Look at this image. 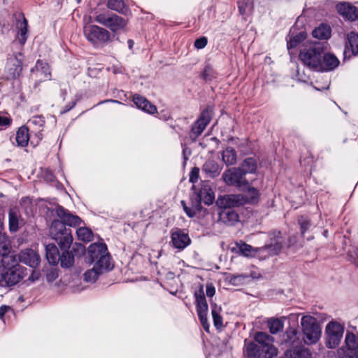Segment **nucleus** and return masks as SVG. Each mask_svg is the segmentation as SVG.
Instances as JSON below:
<instances>
[{"label": "nucleus", "mask_w": 358, "mask_h": 358, "mask_svg": "<svg viewBox=\"0 0 358 358\" xmlns=\"http://www.w3.org/2000/svg\"><path fill=\"white\" fill-rule=\"evenodd\" d=\"M27 274V268L19 264L14 258L3 257L0 264V287L15 286Z\"/></svg>", "instance_id": "1"}, {"label": "nucleus", "mask_w": 358, "mask_h": 358, "mask_svg": "<svg viewBox=\"0 0 358 358\" xmlns=\"http://www.w3.org/2000/svg\"><path fill=\"white\" fill-rule=\"evenodd\" d=\"M266 234L268 239L265 245L259 250L263 253L264 259L279 255L285 248H289L294 243L293 238L289 237L287 239L282 232L278 229L268 231Z\"/></svg>", "instance_id": "2"}, {"label": "nucleus", "mask_w": 358, "mask_h": 358, "mask_svg": "<svg viewBox=\"0 0 358 358\" xmlns=\"http://www.w3.org/2000/svg\"><path fill=\"white\" fill-rule=\"evenodd\" d=\"M87 258L90 264H94L96 267L112 270L113 266L110 264V255L104 243H94L87 249Z\"/></svg>", "instance_id": "3"}, {"label": "nucleus", "mask_w": 358, "mask_h": 358, "mask_svg": "<svg viewBox=\"0 0 358 358\" xmlns=\"http://www.w3.org/2000/svg\"><path fill=\"white\" fill-rule=\"evenodd\" d=\"M49 232L50 237L57 243L60 250L71 248L73 241L71 228L64 226L59 220H53Z\"/></svg>", "instance_id": "4"}, {"label": "nucleus", "mask_w": 358, "mask_h": 358, "mask_svg": "<svg viewBox=\"0 0 358 358\" xmlns=\"http://www.w3.org/2000/svg\"><path fill=\"white\" fill-rule=\"evenodd\" d=\"M301 325L304 342L308 345L316 343L322 334L320 325L316 318L311 315H304L301 319Z\"/></svg>", "instance_id": "5"}, {"label": "nucleus", "mask_w": 358, "mask_h": 358, "mask_svg": "<svg viewBox=\"0 0 358 358\" xmlns=\"http://www.w3.org/2000/svg\"><path fill=\"white\" fill-rule=\"evenodd\" d=\"M243 353L248 358H273L278 350L274 346H262L252 341H244Z\"/></svg>", "instance_id": "6"}, {"label": "nucleus", "mask_w": 358, "mask_h": 358, "mask_svg": "<svg viewBox=\"0 0 358 358\" xmlns=\"http://www.w3.org/2000/svg\"><path fill=\"white\" fill-rule=\"evenodd\" d=\"M345 327L343 324L336 322H329L325 329V345L329 349L337 348L343 336Z\"/></svg>", "instance_id": "7"}, {"label": "nucleus", "mask_w": 358, "mask_h": 358, "mask_svg": "<svg viewBox=\"0 0 358 358\" xmlns=\"http://www.w3.org/2000/svg\"><path fill=\"white\" fill-rule=\"evenodd\" d=\"M196 310L199 320L206 332H209L210 324L208 322L207 314L208 306L205 297L203 287L200 285L199 289L194 292Z\"/></svg>", "instance_id": "8"}, {"label": "nucleus", "mask_w": 358, "mask_h": 358, "mask_svg": "<svg viewBox=\"0 0 358 358\" xmlns=\"http://www.w3.org/2000/svg\"><path fill=\"white\" fill-rule=\"evenodd\" d=\"M213 106H208L201 113L199 118L191 127L189 138L192 141H196L197 138L202 134L207 125L210 123L213 115Z\"/></svg>", "instance_id": "9"}, {"label": "nucleus", "mask_w": 358, "mask_h": 358, "mask_svg": "<svg viewBox=\"0 0 358 358\" xmlns=\"http://www.w3.org/2000/svg\"><path fill=\"white\" fill-rule=\"evenodd\" d=\"M24 55L20 50H15L12 55H8L6 66V78L8 80L18 78L22 71Z\"/></svg>", "instance_id": "10"}, {"label": "nucleus", "mask_w": 358, "mask_h": 358, "mask_svg": "<svg viewBox=\"0 0 358 358\" xmlns=\"http://www.w3.org/2000/svg\"><path fill=\"white\" fill-rule=\"evenodd\" d=\"M323 50V46H308L300 51L299 58L304 65L315 71Z\"/></svg>", "instance_id": "11"}, {"label": "nucleus", "mask_w": 358, "mask_h": 358, "mask_svg": "<svg viewBox=\"0 0 358 358\" xmlns=\"http://www.w3.org/2000/svg\"><path fill=\"white\" fill-rule=\"evenodd\" d=\"M244 173L238 167H232L225 170L222 176L223 181L229 186H234L237 189L248 185V180Z\"/></svg>", "instance_id": "12"}, {"label": "nucleus", "mask_w": 358, "mask_h": 358, "mask_svg": "<svg viewBox=\"0 0 358 358\" xmlns=\"http://www.w3.org/2000/svg\"><path fill=\"white\" fill-rule=\"evenodd\" d=\"M48 210H50V209ZM50 211L52 213L55 212L59 218V222H62L66 227H76L83 222L79 216L73 214L68 209L59 204H57L55 208L50 210Z\"/></svg>", "instance_id": "13"}, {"label": "nucleus", "mask_w": 358, "mask_h": 358, "mask_svg": "<svg viewBox=\"0 0 358 358\" xmlns=\"http://www.w3.org/2000/svg\"><path fill=\"white\" fill-rule=\"evenodd\" d=\"M170 237V245L178 251L185 250L192 243L189 234L185 229L178 227L171 230Z\"/></svg>", "instance_id": "14"}, {"label": "nucleus", "mask_w": 358, "mask_h": 358, "mask_svg": "<svg viewBox=\"0 0 358 358\" xmlns=\"http://www.w3.org/2000/svg\"><path fill=\"white\" fill-rule=\"evenodd\" d=\"M84 34L91 43H106L110 34L108 30L96 25H87L84 27Z\"/></svg>", "instance_id": "15"}, {"label": "nucleus", "mask_w": 358, "mask_h": 358, "mask_svg": "<svg viewBox=\"0 0 358 358\" xmlns=\"http://www.w3.org/2000/svg\"><path fill=\"white\" fill-rule=\"evenodd\" d=\"M339 64L340 60L334 54L325 52L323 50L315 71L320 73L331 72L337 69Z\"/></svg>", "instance_id": "16"}, {"label": "nucleus", "mask_w": 358, "mask_h": 358, "mask_svg": "<svg viewBox=\"0 0 358 358\" xmlns=\"http://www.w3.org/2000/svg\"><path fill=\"white\" fill-rule=\"evenodd\" d=\"M238 189L241 192L238 194L243 206L256 205L259 203L261 194L259 189L252 187L249 181H248V185H243V187Z\"/></svg>", "instance_id": "17"}, {"label": "nucleus", "mask_w": 358, "mask_h": 358, "mask_svg": "<svg viewBox=\"0 0 358 358\" xmlns=\"http://www.w3.org/2000/svg\"><path fill=\"white\" fill-rule=\"evenodd\" d=\"M260 248L261 247L255 248L240 241L236 243V248H232V251H236L241 255L246 257H257L261 260H264L263 259V253L260 252L259 250Z\"/></svg>", "instance_id": "18"}, {"label": "nucleus", "mask_w": 358, "mask_h": 358, "mask_svg": "<svg viewBox=\"0 0 358 358\" xmlns=\"http://www.w3.org/2000/svg\"><path fill=\"white\" fill-rule=\"evenodd\" d=\"M216 204L219 208H238L243 206V203L238 194H224L218 196Z\"/></svg>", "instance_id": "19"}, {"label": "nucleus", "mask_w": 358, "mask_h": 358, "mask_svg": "<svg viewBox=\"0 0 358 358\" xmlns=\"http://www.w3.org/2000/svg\"><path fill=\"white\" fill-rule=\"evenodd\" d=\"M338 14L345 20L351 22L358 20V8L348 2H341L336 5Z\"/></svg>", "instance_id": "20"}, {"label": "nucleus", "mask_w": 358, "mask_h": 358, "mask_svg": "<svg viewBox=\"0 0 358 358\" xmlns=\"http://www.w3.org/2000/svg\"><path fill=\"white\" fill-rule=\"evenodd\" d=\"M132 101L138 109H141L147 113L152 115L157 112V107L154 104L148 101L145 96L138 94L133 95Z\"/></svg>", "instance_id": "21"}, {"label": "nucleus", "mask_w": 358, "mask_h": 358, "mask_svg": "<svg viewBox=\"0 0 358 358\" xmlns=\"http://www.w3.org/2000/svg\"><path fill=\"white\" fill-rule=\"evenodd\" d=\"M19 260L31 268H36L40 263V256L32 249H26L20 253Z\"/></svg>", "instance_id": "22"}, {"label": "nucleus", "mask_w": 358, "mask_h": 358, "mask_svg": "<svg viewBox=\"0 0 358 358\" xmlns=\"http://www.w3.org/2000/svg\"><path fill=\"white\" fill-rule=\"evenodd\" d=\"M219 219L221 222L229 226H233L239 221L238 213L231 208H220Z\"/></svg>", "instance_id": "23"}, {"label": "nucleus", "mask_w": 358, "mask_h": 358, "mask_svg": "<svg viewBox=\"0 0 358 358\" xmlns=\"http://www.w3.org/2000/svg\"><path fill=\"white\" fill-rule=\"evenodd\" d=\"M222 167L220 164L213 159L207 160L202 166V171L206 175L207 178H214L218 176Z\"/></svg>", "instance_id": "24"}, {"label": "nucleus", "mask_w": 358, "mask_h": 358, "mask_svg": "<svg viewBox=\"0 0 358 358\" xmlns=\"http://www.w3.org/2000/svg\"><path fill=\"white\" fill-rule=\"evenodd\" d=\"M16 27L17 29V40L21 45H24L27 38L28 24L26 18L22 15L17 20Z\"/></svg>", "instance_id": "25"}, {"label": "nucleus", "mask_w": 358, "mask_h": 358, "mask_svg": "<svg viewBox=\"0 0 358 358\" xmlns=\"http://www.w3.org/2000/svg\"><path fill=\"white\" fill-rule=\"evenodd\" d=\"M60 253L58 248L54 243H50L45 245V256L48 263L52 266L59 264Z\"/></svg>", "instance_id": "26"}, {"label": "nucleus", "mask_w": 358, "mask_h": 358, "mask_svg": "<svg viewBox=\"0 0 358 358\" xmlns=\"http://www.w3.org/2000/svg\"><path fill=\"white\" fill-rule=\"evenodd\" d=\"M331 29L327 23H322L312 31L313 38L318 40H327L331 37Z\"/></svg>", "instance_id": "27"}, {"label": "nucleus", "mask_w": 358, "mask_h": 358, "mask_svg": "<svg viewBox=\"0 0 358 358\" xmlns=\"http://www.w3.org/2000/svg\"><path fill=\"white\" fill-rule=\"evenodd\" d=\"M127 20L115 14L110 15L106 27L115 32L123 29L127 26Z\"/></svg>", "instance_id": "28"}, {"label": "nucleus", "mask_w": 358, "mask_h": 358, "mask_svg": "<svg viewBox=\"0 0 358 358\" xmlns=\"http://www.w3.org/2000/svg\"><path fill=\"white\" fill-rule=\"evenodd\" d=\"M286 358H310V352L303 346H296L292 350H287L285 352Z\"/></svg>", "instance_id": "29"}, {"label": "nucleus", "mask_w": 358, "mask_h": 358, "mask_svg": "<svg viewBox=\"0 0 358 358\" xmlns=\"http://www.w3.org/2000/svg\"><path fill=\"white\" fill-rule=\"evenodd\" d=\"M109 271L110 270H106V268H98L96 266L94 265L92 268L84 273L83 280L86 282L94 283L97 280L99 275Z\"/></svg>", "instance_id": "30"}, {"label": "nucleus", "mask_w": 358, "mask_h": 358, "mask_svg": "<svg viewBox=\"0 0 358 358\" xmlns=\"http://www.w3.org/2000/svg\"><path fill=\"white\" fill-rule=\"evenodd\" d=\"M107 7L122 15H128L130 13L129 6L124 0H108Z\"/></svg>", "instance_id": "31"}, {"label": "nucleus", "mask_w": 358, "mask_h": 358, "mask_svg": "<svg viewBox=\"0 0 358 358\" xmlns=\"http://www.w3.org/2000/svg\"><path fill=\"white\" fill-rule=\"evenodd\" d=\"M343 348L358 353V333L355 334L348 330L345 334V346Z\"/></svg>", "instance_id": "32"}, {"label": "nucleus", "mask_w": 358, "mask_h": 358, "mask_svg": "<svg viewBox=\"0 0 358 358\" xmlns=\"http://www.w3.org/2000/svg\"><path fill=\"white\" fill-rule=\"evenodd\" d=\"M238 168L246 176L248 173H255L257 170V162L255 158L250 157L245 158Z\"/></svg>", "instance_id": "33"}, {"label": "nucleus", "mask_w": 358, "mask_h": 358, "mask_svg": "<svg viewBox=\"0 0 358 358\" xmlns=\"http://www.w3.org/2000/svg\"><path fill=\"white\" fill-rule=\"evenodd\" d=\"M31 72H36L40 74L44 80L50 79L51 73L48 64L43 60L38 59Z\"/></svg>", "instance_id": "34"}, {"label": "nucleus", "mask_w": 358, "mask_h": 358, "mask_svg": "<svg viewBox=\"0 0 358 358\" xmlns=\"http://www.w3.org/2000/svg\"><path fill=\"white\" fill-rule=\"evenodd\" d=\"M70 248L61 250L62 252L59 264L64 268H69L72 267L75 262V257L69 252Z\"/></svg>", "instance_id": "35"}, {"label": "nucleus", "mask_w": 358, "mask_h": 358, "mask_svg": "<svg viewBox=\"0 0 358 358\" xmlns=\"http://www.w3.org/2000/svg\"><path fill=\"white\" fill-rule=\"evenodd\" d=\"M29 140V129L26 126L20 127L15 136L16 144L19 147H26Z\"/></svg>", "instance_id": "36"}, {"label": "nucleus", "mask_w": 358, "mask_h": 358, "mask_svg": "<svg viewBox=\"0 0 358 358\" xmlns=\"http://www.w3.org/2000/svg\"><path fill=\"white\" fill-rule=\"evenodd\" d=\"M237 155L234 148L227 147L222 153V159L226 166H231L236 162Z\"/></svg>", "instance_id": "37"}, {"label": "nucleus", "mask_w": 358, "mask_h": 358, "mask_svg": "<svg viewBox=\"0 0 358 358\" xmlns=\"http://www.w3.org/2000/svg\"><path fill=\"white\" fill-rule=\"evenodd\" d=\"M211 315L213 317V324L217 329L222 327V317L220 315L221 307L218 306L215 303H210Z\"/></svg>", "instance_id": "38"}, {"label": "nucleus", "mask_w": 358, "mask_h": 358, "mask_svg": "<svg viewBox=\"0 0 358 358\" xmlns=\"http://www.w3.org/2000/svg\"><path fill=\"white\" fill-rule=\"evenodd\" d=\"M272 341L273 338L270 335L262 331H258L255 334L253 341L255 344L262 346H273L271 343Z\"/></svg>", "instance_id": "39"}, {"label": "nucleus", "mask_w": 358, "mask_h": 358, "mask_svg": "<svg viewBox=\"0 0 358 358\" xmlns=\"http://www.w3.org/2000/svg\"><path fill=\"white\" fill-rule=\"evenodd\" d=\"M299 331L296 328L289 327L287 329L284 335V341L289 345H294L299 341L298 336Z\"/></svg>", "instance_id": "40"}, {"label": "nucleus", "mask_w": 358, "mask_h": 358, "mask_svg": "<svg viewBox=\"0 0 358 358\" xmlns=\"http://www.w3.org/2000/svg\"><path fill=\"white\" fill-rule=\"evenodd\" d=\"M9 252V241L3 232V227L0 224V255L5 256Z\"/></svg>", "instance_id": "41"}, {"label": "nucleus", "mask_w": 358, "mask_h": 358, "mask_svg": "<svg viewBox=\"0 0 358 358\" xmlns=\"http://www.w3.org/2000/svg\"><path fill=\"white\" fill-rule=\"evenodd\" d=\"M217 72L208 64L205 66L200 74L201 78L206 83L212 81L217 78Z\"/></svg>", "instance_id": "42"}, {"label": "nucleus", "mask_w": 358, "mask_h": 358, "mask_svg": "<svg viewBox=\"0 0 358 358\" xmlns=\"http://www.w3.org/2000/svg\"><path fill=\"white\" fill-rule=\"evenodd\" d=\"M269 331L272 334H276L283 329V322L278 318H271L268 322Z\"/></svg>", "instance_id": "43"}, {"label": "nucleus", "mask_w": 358, "mask_h": 358, "mask_svg": "<svg viewBox=\"0 0 358 358\" xmlns=\"http://www.w3.org/2000/svg\"><path fill=\"white\" fill-rule=\"evenodd\" d=\"M76 234L78 239L85 242H90L93 238L92 230L87 227H79L76 230Z\"/></svg>", "instance_id": "44"}, {"label": "nucleus", "mask_w": 358, "mask_h": 358, "mask_svg": "<svg viewBox=\"0 0 358 358\" xmlns=\"http://www.w3.org/2000/svg\"><path fill=\"white\" fill-rule=\"evenodd\" d=\"M298 224L300 226L301 234L303 236L311 227V223L306 216L301 215L298 217Z\"/></svg>", "instance_id": "45"}, {"label": "nucleus", "mask_w": 358, "mask_h": 358, "mask_svg": "<svg viewBox=\"0 0 358 358\" xmlns=\"http://www.w3.org/2000/svg\"><path fill=\"white\" fill-rule=\"evenodd\" d=\"M343 61L350 59L352 57L358 56V46H344Z\"/></svg>", "instance_id": "46"}, {"label": "nucleus", "mask_w": 358, "mask_h": 358, "mask_svg": "<svg viewBox=\"0 0 358 358\" xmlns=\"http://www.w3.org/2000/svg\"><path fill=\"white\" fill-rule=\"evenodd\" d=\"M18 217L14 212H9V230L10 232H15L18 230Z\"/></svg>", "instance_id": "47"}, {"label": "nucleus", "mask_w": 358, "mask_h": 358, "mask_svg": "<svg viewBox=\"0 0 358 358\" xmlns=\"http://www.w3.org/2000/svg\"><path fill=\"white\" fill-rule=\"evenodd\" d=\"M69 252L76 257H81L85 253V247L83 243H75L72 245L71 249Z\"/></svg>", "instance_id": "48"}, {"label": "nucleus", "mask_w": 358, "mask_h": 358, "mask_svg": "<svg viewBox=\"0 0 358 358\" xmlns=\"http://www.w3.org/2000/svg\"><path fill=\"white\" fill-rule=\"evenodd\" d=\"M338 358H358V353L348 350L345 348H340L337 350Z\"/></svg>", "instance_id": "49"}, {"label": "nucleus", "mask_w": 358, "mask_h": 358, "mask_svg": "<svg viewBox=\"0 0 358 358\" xmlns=\"http://www.w3.org/2000/svg\"><path fill=\"white\" fill-rule=\"evenodd\" d=\"M307 37L306 31H301L296 35H293L290 38V45H298L305 41Z\"/></svg>", "instance_id": "50"}, {"label": "nucleus", "mask_w": 358, "mask_h": 358, "mask_svg": "<svg viewBox=\"0 0 358 358\" xmlns=\"http://www.w3.org/2000/svg\"><path fill=\"white\" fill-rule=\"evenodd\" d=\"M252 6L251 0H241L238 2V7L239 13L241 15H244L247 13Z\"/></svg>", "instance_id": "51"}, {"label": "nucleus", "mask_w": 358, "mask_h": 358, "mask_svg": "<svg viewBox=\"0 0 358 358\" xmlns=\"http://www.w3.org/2000/svg\"><path fill=\"white\" fill-rule=\"evenodd\" d=\"M28 124L38 126L40 128L43 127L45 124V118L43 115H35L28 121Z\"/></svg>", "instance_id": "52"}, {"label": "nucleus", "mask_w": 358, "mask_h": 358, "mask_svg": "<svg viewBox=\"0 0 358 358\" xmlns=\"http://www.w3.org/2000/svg\"><path fill=\"white\" fill-rule=\"evenodd\" d=\"M110 17V15L105 13H99V14L96 13L94 17V20L96 22L106 27Z\"/></svg>", "instance_id": "53"}, {"label": "nucleus", "mask_w": 358, "mask_h": 358, "mask_svg": "<svg viewBox=\"0 0 358 358\" xmlns=\"http://www.w3.org/2000/svg\"><path fill=\"white\" fill-rule=\"evenodd\" d=\"M346 40L348 45H358V34L355 31L348 33Z\"/></svg>", "instance_id": "54"}, {"label": "nucleus", "mask_w": 358, "mask_h": 358, "mask_svg": "<svg viewBox=\"0 0 358 358\" xmlns=\"http://www.w3.org/2000/svg\"><path fill=\"white\" fill-rule=\"evenodd\" d=\"M199 169L196 167H194L189 173V182L195 183L197 182L199 178Z\"/></svg>", "instance_id": "55"}, {"label": "nucleus", "mask_w": 358, "mask_h": 358, "mask_svg": "<svg viewBox=\"0 0 358 358\" xmlns=\"http://www.w3.org/2000/svg\"><path fill=\"white\" fill-rule=\"evenodd\" d=\"M58 278V273L57 270L52 269L48 272L46 275V280L48 282H52Z\"/></svg>", "instance_id": "56"}, {"label": "nucleus", "mask_w": 358, "mask_h": 358, "mask_svg": "<svg viewBox=\"0 0 358 358\" xmlns=\"http://www.w3.org/2000/svg\"><path fill=\"white\" fill-rule=\"evenodd\" d=\"M206 296L208 297H213L215 294V288L212 283H208L206 287Z\"/></svg>", "instance_id": "57"}, {"label": "nucleus", "mask_w": 358, "mask_h": 358, "mask_svg": "<svg viewBox=\"0 0 358 358\" xmlns=\"http://www.w3.org/2000/svg\"><path fill=\"white\" fill-rule=\"evenodd\" d=\"M76 105V101H73L71 102H69L60 111V114L61 115H63V114H65L66 113H68L69 111H70L72 108H73L75 107V106Z\"/></svg>", "instance_id": "58"}, {"label": "nucleus", "mask_w": 358, "mask_h": 358, "mask_svg": "<svg viewBox=\"0 0 358 358\" xmlns=\"http://www.w3.org/2000/svg\"><path fill=\"white\" fill-rule=\"evenodd\" d=\"M11 119L0 115V127H8L11 124Z\"/></svg>", "instance_id": "59"}, {"label": "nucleus", "mask_w": 358, "mask_h": 358, "mask_svg": "<svg viewBox=\"0 0 358 358\" xmlns=\"http://www.w3.org/2000/svg\"><path fill=\"white\" fill-rule=\"evenodd\" d=\"M183 210L189 218H192L196 216L195 210L192 209V206L189 207L186 206L184 207Z\"/></svg>", "instance_id": "60"}, {"label": "nucleus", "mask_w": 358, "mask_h": 358, "mask_svg": "<svg viewBox=\"0 0 358 358\" xmlns=\"http://www.w3.org/2000/svg\"><path fill=\"white\" fill-rule=\"evenodd\" d=\"M192 209L195 210L196 214L201 210L202 205L200 199H196L195 202H192Z\"/></svg>", "instance_id": "61"}, {"label": "nucleus", "mask_w": 358, "mask_h": 358, "mask_svg": "<svg viewBox=\"0 0 358 358\" xmlns=\"http://www.w3.org/2000/svg\"><path fill=\"white\" fill-rule=\"evenodd\" d=\"M10 309V307L6 305H2L0 306V319L3 320L6 313Z\"/></svg>", "instance_id": "62"}, {"label": "nucleus", "mask_w": 358, "mask_h": 358, "mask_svg": "<svg viewBox=\"0 0 358 358\" xmlns=\"http://www.w3.org/2000/svg\"><path fill=\"white\" fill-rule=\"evenodd\" d=\"M208 38L206 36H202L195 40L194 45H207Z\"/></svg>", "instance_id": "63"}, {"label": "nucleus", "mask_w": 358, "mask_h": 358, "mask_svg": "<svg viewBox=\"0 0 358 358\" xmlns=\"http://www.w3.org/2000/svg\"><path fill=\"white\" fill-rule=\"evenodd\" d=\"M355 257L350 255V257L353 258L355 264L358 267V248L354 251Z\"/></svg>", "instance_id": "64"}]
</instances>
